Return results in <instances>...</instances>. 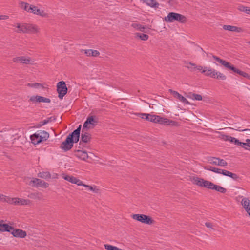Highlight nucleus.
<instances>
[{
	"label": "nucleus",
	"mask_w": 250,
	"mask_h": 250,
	"mask_svg": "<svg viewBox=\"0 0 250 250\" xmlns=\"http://www.w3.org/2000/svg\"><path fill=\"white\" fill-rule=\"evenodd\" d=\"M29 184L32 186L40 187L43 188H46L49 186V184L44 181L37 178L31 180Z\"/></svg>",
	"instance_id": "nucleus-11"
},
{
	"label": "nucleus",
	"mask_w": 250,
	"mask_h": 250,
	"mask_svg": "<svg viewBox=\"0 0 250 250\" xmlns=\"http://www.w3.org/2000/svg\"><path fill=\"white\" fill-rule=\"evenodd\" d=\"M13 60L15 62L23 64H29L32 62V60L30 58L26 56L16 57L14 58Z\"/></svg>",
	"instance_id": "nucleus-12"
},
{
	"label": "nucleus",
	"mask_w": 250,
	"mask_h": 250,
	"mask_svg": "<svg viewBox=\"0 0 250 250\" xmlns=\"http://www.w3.org/2000/svg\"><path fill=\"white\" fill-rule=\"evenodd\" d=\"M49 137V133L44 130H38L30 136L32 143L37 145L48 139Z\"/></svg>",
	"instance_id": "nucleus-3"
},
{
	"label": "nucleus",
	"mask_w": 250,
	"mask_h": 250,
	"mask_svg": "<svg viewBox=\"0 0 250 250\" xmlns=\"http://www.w3.org/2000/svg\"><path fill=\"white\" fill-rule=\"evenodd\" d=\"M30 100L33 103H49L50 102V100L49 98L43 97L41 96H33L30 97Z\"/></svg>",
	"instance_id": "nucleus-15"
},
{
	"label": "nucleus",
	"mask_w": 250,
	"mask_h": 250,
	"mask_svg": "<svg viewBox=\"0 0 250 250\" xmlns=\"http://www.w3.org/2000/svg\"><path fill=\"white\" fill-rule=\"evenodd\" d=\"M90 139V136L89 133H83L82 132L81 135V141L84 142V143H87L88 142Z\"/></svg>",
	"instance_id": "nucleus-34"
},
{
	"label": "nucleus",
	"mask_w": 250,
	"mask_h": 250,
	"mask_svg": "<svg viewBox=\"0 0 250 250\" xmlns=\"http://www.w3.org/2000/svg\"><path fill=\"white\" fill-rule=\"evenodd\" d=\"M241 198L242 199L241 204L245 210L246 212L250 211V198L243 196H241Z\"/></svg>",
	"instance_id": "nucleus-19"
},
{
	"label": "nucleus",
	"mask_w": 250,
	"mask_h": 250,
	"mask_svg": "<svg viewBox=\"0 0 250 250\" xmlns=\"http://www.w3.org/2000/svg\"><path fill=\"white\" fill-rule=\"evenodd\" d=\"M34 14L39 15L42 17H47L48 16V14L46 12L42 9H40L38 7L35 11V13H34Z\"/></svg>",
	"instance_id": "nucleus-33"
},
{
	"label": "nucleus",
	"mask_w": 250,
	"mask_h": 250,
	"mask_svg": "<svg viewBox=\"0 0 250 250\" xmlns=\"http://www.w3.org/2000/svg\"><path fill=\"white\" fill-rule=\"evenodd\" d=\"M13 236L15 237L24 238L27 235V233L25 231L19 229H14L12 232Z\"/></svg>",
	"instance_id": "nucleus-17"
},
{
	"label": "nucleus",
	"mask_w": 250,
	"mask_h": 250,
	"mask_svg": "<svg viewBox=\"0 0 250 250\" xmlns=\"http://www.w3.org/2000/svg\"><path fill=\"white\" fill-rule=\"evenodd\" d=\"M158 120L159 121L158 122V123L162 125H176V123L174 121L169 120L167 118L161 117L160 116V119H159Z\"/></svg>",
	"instance_id": "nucleus-23"
},
{
	"label": "nucleus",
	"mask_w": 250,
	"mask_h": 250,
	"mask_svg": "<svg viewBox=\"0 0 250 250\" xmlns=\"http://www.w3.org/2000/svg\"><path fill=\"white\" fill-rule=\"evenodd\" d=\"M223 29L225 30H228L229 31L234 32H241L243 29L240 27H238L235 26L229 25H224L223 26Z\"/></svg>",
	"instance_id": "nucleus-22"
},
{
	"label": "nucleus",
	"mask_w": 250,
	"mask_h": 250,
	"mask_svg": "<svg viewBox=\"0 0 250 250\" xmlns=\"http://www.w3.org/2000/svg\"><path fill=\"white\" fill-rule=\"evenodd\" d=\"M191 182L194 185L206 188L209 189L214 190L217 192L224 193L227 191L226 188L214 184V183L198 177H193L191 178Z\"/></svg>",
	"instance_id": "nucleus-1"
},
{
	"label": "nucleus",
	"mask_w": 250,
	"mask_h": 250,
	"mask_svg": "<svg viewBox=\"0 0 250 250\" xmlns=\"http://www.w3.org/2000/svg\"><path fill=\"white\" fill-rule=\"evenodd\" d=\"M165 20L167 22H172L176 21L180 23H185L187 21V18L185 16L179 13L170 12L165 17Z\"/></svg>",
	"instance_id": "nucleus-5"
},
{
	"label": "nucleus",
	"mask_w": 250,
	"mask_h": 250,
	"mask_svg": "<svg viewBox=\"0 0 250 250\" xmlns=\"http://www.w3.org/2000/svg\"><path fill=\"white\" fill-rule=\"evenodd\" d=\"M202 73H204L206 76L212 78H217L223 80L226 79V77L222 73L210 67H204Z\"/></svg>",
	"instance_id": "nucleus-4"
},
{
	"label": "nucleus",
	"mask_w": 250,
	"mask_h": 250,
	"mask_svg": "<svg viewBox=\"0 0 250 250\" xmlns=\"http://www.w3.org/2000/svg\"><path fill=\"white\" fill-rule=\"evenodd\" d=\"M147 113H140L139 114V117L142 119H145V117Z\"/></svg>",
	"instance_id": "nucleus-51"
},
{
	"label": "nucleus",
	"mask_w": 250,
	"mask_h": 250,
	"mask_svg": "<svg viewBox=\"0 0 250 250\" xmlns=\"http://www.w3.org/2000/svg\"><path fill=\"white\" fill-rule=\"evenodd\" d=\"M169 92L172 94L175 98L178 99L181 102L186 104H189V102L187 99L183 97L182 95L179 93L178 92L172 90V89H169Z\"/></svg>",
	"instance_id": "nucleus-14"
},
{
	"label": "nucleus",
	"mask_w": 250,
	"mask_h": 250,
	"mask_svg": "<svg viewBox=\"0 0 250 250\" xmlns=\"http://www.w3.org/2000/svg\"><path fill=\"white\" fill-rule=\"evenodd\" d=\"M50 121V118H47V119H44V120L40 122L39 123V126L40 127V126H43L44 125H45L47 124H48Z\"/></svg>",
	"instance_id": "nucleus-42"
},
{
	"label": "nucleus",
	"mask_w": 250,
	"mask_h": 250,
	"mask_svg": "<svg viewBox=\"0 0 250 250\" xmlns=\"http://www.w3.org/2000/svg\"><path fill=\"white\" fill-rule=\"evenodd\" d=\"M28 197L33 199L41 200L42 198V194L40 192L31 193L28 195Z\"/></svg>",
	"instance_id": "nucleus-31"
},
{
	"label": "nucleus",
	"mask_w": 250,
	"mask_h": 250,
	"mask_svg": "<svg viewBox=\"0 0 250 250\" xmlns=\"http://www.w3.org/2000/svg\"><path fill=\"white\" fill-rule=\"evenodd\" d=\"M150 115H151V114L147 113L145 117V119H146L147 121H150Z\"/></svg>",
	"instance_id": "nucleus-53"
},
{
	"label": "nucleus",
	"mask_w": 250,
	"mask_h": 250,
	"mask_svg": "<svg viewBox=\"0 0 250 250\" xmlns=\"http://www.w3.org/2000/svg\"><path fill=\"white\" fill-rule=\"evenodd\" d=\"M205 225L208 228H212V224L211 223L207 222V223H205Z\"/></svg>",
	"instance_id": "nucleus-52"
},
{
	"label": "nucleus",
	"mask_w": 250,
	"mask_h": 250,
	"mask_svg": "<svg viewBox=\"0 0 250 250\" xmlns=\"http://www.w3.org/2000/svg\"><path fill=\"white\" fill-rule=\"evenodd\" d=\"M229 142L234 143L236 145L241 146L245 149H247V147L244 146V143L240 142L239 140L236 138L231 137L229 140Z\"/></svg>",
	"instance_id": "nucleus-30"
},
{
	"label": "nucleus",
	"mask_w": 250,
	"mask_h": 250,
	"mask_svg": "<svg viewBox=\"0 0 250 250\" xmlns=\"http://www.w3.org/2000/svg\"><path fill=\"white\" fill-rule=\"evenodd\" d=\"M159 119H160V116L151 115L150 118V121L155 123H158V122L159 121Z\"/></svg>",
	"instance_id": "nucleus-39"
},
{
	"label": "nucleus",
	"mask_w": 250,
	"mask_h": 250,
	"mask_svg": "<svg viewBox=\"0 0 250 250\" xmlns=\"http://www.w3.org/2000/svg\"><path fill=\"white\" fill-rule=\"evenodd\" d=\"M229 69L231 70L232 71H233L234 72L237 73V74H239L240 75H241L245 78H247L249 79H250V76L248 73L237 69L236 68H235V67H234L232 65L231 66Z\"/></svg>",
	"instance_id": "nucleus-26"
},
{
	"label": "nucleus",
	"mask_w": 250,
	"mask_h": 250,
	"mask_svg": "<svg viewBox=\"0 0 250 250\" xmlns=\"http://www.w3.org/2000/svg\"><path fill=\"white\" fill-rule=\"evenodd\" d=\"M195 69L201 71L202 72L204 70V67L201 65H196L195 64V67H194V70Z\"/></svg>",
	"instance_id": "nucleus-47"
},
{
	"label": "nucleus",
	"mask_w": 250,
	"mask_h": 250,
	"mask_svg": "<svg viewBox=\"0 0 250 250\" xmlns=\"http://www.w3.org/2000/svg\"><path fill=\"white\" fill-rule=\"evenodd\" d=\"M248 44H250V42H248Z\"/></svg>",
	"instance_id": "nucleus-58"
},
{
	"label": "nucleus",
	"mask_w": 250,
	"mask_h": 250,
	"mask_svg": "<svg viewBox=\"0 0 250 250\" xmlns=\"http://www.w3.org/2000/svg\"><path fill=\"white\" fill-rule=\"evenodd\" d=\"M57 92L58 93V97L60 99H62L63 97L67 93V88L64 82L61 81L57 83Z\"/></svg>",
	"instance_id": "nucleus-9"
},
{
	"label": "nucleus",
	"mask_w": 250,
	"mask_h": 250,
	"mask_svg": "<svg viewBox=\"0 0 250 250\" xmlns=\"http://www.w3.org/2000/svg\"><path fill=\"white\" fill-rule=\"evenodd\" d=\"M213 58L217 62H219L220 63L222 64L223 66H224L225 67L228 68L229 69V68H230L231 67V65L228 62H227L226 61H224L221 59H220V58L217 57V56H213Z\"/></svg>",
	"instance_id": "nucleus-27"
},
{
	"label": "nucleus",
	"mask_w": 250,
	"mask_h": 250,
	"mask_svg": "<svg viewBox=\"0 0 250 250\" xmlns=\"http://www.w3.org/2000/svg\"><path fill=\"white\" fill-rule=\"evenodd\" d=\"M186 67L191 71L194 70V67H195V64L190 62H187L186 63Z\"/></svg>",
	"instance_id": "nucleus-41"
},
{
	"label": "nucleus",
	"mask_w": 250,
	"mask_h": 250,
	"mask_svg": "<svg viewBox=\"0 0 250 250\" xmlns=\"http://www.w3.org/2000/svg\"><path fill=\"white\" fill-rule=\"evenodd\" d=\"M229 177L235 180H237L239 178V176L236 174L233 173L232 172L231 173Z\"/></svg>",
	"instance_id": "nucleus-45"
},
{
	"label": "nucleus",
	"mask_w": 250,
	"mask_h": 250,
	"mask_svg": "<svg viewBox=\"0 0 250 250\" xmlns=\"http://www.w3.org/2000/svg\"><path fill=\"white\" fill-rule=\"evenodd\" d=\"M39 31V29L36 25L27 24L26 33L35 34L38 33Z\"/></svg>",
	"instance_id": "nucleus-24"
},
{
	"label": "nucleus",
	"mask_w": 250,
	"mask_h": 250,
	"mask_svg": "<svg viewBox=\"0 0 250 250\" xmlns=\"http://www.w3.org/2000/svg\"><path fill=\"white\" fill-rule=\"evenodd\" d=\"M8 18V16L7 15H1V20H5Z\"/></svg>",
	"instance_id": "nucleus-55"
},
{
	"label": "nucleus",
	"mask_w": 250,
	"mask_h": 250,
	"mask_svg": "<svg viewBox=\"0 0 250 250\" xmlns=\"http://www.w3.org/2000/svg\"><path fill=\"white\" fill-rule=\"evenodd\" d=\"M244 146L247 147L246 149L250 151V139H246V142L244 143Z\"/></svg>",
	"instance_id": "nucleus-44"
},
{
	"label": "nucleus",
	"mask_w": 250,
	"mask_h": 250,
	"mask_svg": "<svg viewBox=\"0 0 250 250\" xmlns=\"http://www.w3.org/2000/svg\"><path fill=\"white\" fill-rule=\"evenodd\" d=\"M76 156L79 159L85 161L88 157L87 153L85 151L78 150L76 153Z\"/></svg>",
	"instance_id": "nucleus-25"
},
{
	"label": "nucleus",
	"mask_w": 250,
	"mask_h": 250,
	"mask_svg": "<svg viewBox=\"0 0 250 250\" xmlns=\"http://www.w3.org/2000/svg\"><path fill=\"white\" fill-rule=\"evenodd\" d=\"M231 136H228V135H224L223 136V139L229 142V140Z\"/></svg>",
	"instance_id": "nucleus-49"
},
{
	"label": "nucleus",
	"mask_w": 250,
	"mask_h": 250,
	"mask_svg": "<svg viewBox=\"0 0 250 250\" xmlns=\"http://www.w3.org/2000/svg\"><path fill=\"white\" fill-rule=\"evenodd\" d=\"M81 186H82L86 188H87V189L88 190L92 191L93 193H97L99 192V188H98V187H97L96 186H91L84 184L83 183V185H81Z\"/></svg>",
	"instance_id": "nucleus-28"
},
{
	"label": "nucleus",
	"mask_w": 250,
	"mask_h": 250,
	"mask_svg": "<svg viewBox=\"0 0 250 250\" xmlns=\"http://www.w3.org/2000/svg\"><path fill=\"white\" fill-rule=\"evenodd\" d=\"M99 52L97 50H93L91 49V56H98L99 55Z\"/></svg>",
	"instance_id": "nucleus-46"
},
{
	"label": "nucleus",
	"mask_w": 250,
	"mask_h": 250,
	"mask_svg": "<svg viewBox=\"0 0 250 250\" xmlns=\"http://www.w3.org/2000/svg\"><path fill=\"white\" fill-rule=\"evenodd\" d=\"M14 27L17 28L16 32L18 33H25L27 31V23H17L14 25Z\"/></svg>",
	"instance_id": "nucleus-20"
},
{
	"label": "nucleus",
	"mask_w": 250,
	"mask_h": 250,
	"mask_svg": "<svg viewBox=\"0 0 250 250\" xmlns=\"http://www.w3.org/2000/svg\"><path fill=\"white\" fill-rule=\"evenodd\" d=\"M132 218L133 219L139 221L141 223L148 225L152 224L154 222L153 220L151 219V217L145 214H133Z\"/></svg>",
	"instance_id": "nucleus-7"
},
{
	"label": "nucleus",
	"mask_w": 250,
	"mask_h": 250,
	"mask_svg": "<svg viewBox=\"0 0 250 250\" xmlns=\"http://www.w3.org/2000/svg\"><path fill=\"white\" fill-rule=\"evenodd\" d=\"M98 119L96 116H91L87 117L83 125V128L90 129L93 128L97 125Z\"/></svg>",
	"instance_id": "nucleus-8"
},
{
	"label": "nucleus",
	"mask_w": 250,
	"mask_h": 250,
	"mask_svg": "<svg viewBox=\"0 0 250 250\" xmlns=\"http://www.w3.org/2000/svg\"><path fill=\"white\" fill-rule=\"evenodd\" d=\"M209 161L211 164L219 166L224 167L227 165V163L225 160L219 158L213 157L211 158Z\"/></svg>",
	"instance_id": "nucleus-18"
},
{
	"label": "nucleus",
	"mask_w": 250,
	"mask_h": 250,
	"mask_svg": "<svg viewBox=\"0 0 250 250\" xmlns=\"http://www.w3.org/2000/svg\"><path fill=\"white\" fill-rule=\"evenodd\" d=\"M247 7H245L243 6H240L238 8V9L241 11L245 12V10Z\"/></svg>",
	"instance_id": "nucleus-50"
},
{
	"label": "nucleus",
	"mask_w": 250,
	"mask_h": 250,
	"mask_svg": "<svg viewBox=\"0 0 250 250\" xmlns=\"http://www.w3.org/2000/svg\"><path fill=\"white\" fill-rule=\"evenodd\" d=\"M246 13L250 15V9L249 7H246L245 12Z\"/></svg>",
	"instance_id": "nucleus-54"
},
{
	"label": "nucleus",
	"mask_w": 250,
	"mask_h": 250,
	"mask_svg": "<svg viewBox=\"0 0 250 250\" xmlns=\"http://www.w3.org/2000/svg\"><path fill=\"white\" fill-rule=\"evenodd\" d=\"M131 26L133 28H134L137 30H139L140 31H143L144 29H145V27L144 26H142L141 25L136 23H133L131 24Z\"/></svg>",
	"instance_id": "nucleus-38"
},
{
	"label": "nucleus",
	"mask_w": 250,
	"mask_h": 250,
	"mask_svg": "<svg viewBox=\"0 0 250 250\" xmlns=\"http://www.w3.org/2000/svg\"><path fill=\"white\" fill-rule=\"evenodd\" d=\"M247 212V213L249 214V215L250 217V210H249L248 212Z\"/></svg>",
	"instance_id": "nucleus-57"
},
{
	"label": "nucleus",
	"mask_w": 250,
	"mask_h": 250,
	"mask_svg": "<svg viewBox=\"0 0 250 250\" xmlns=\"http://www.w3.org/2000/svg\"><path fill=\"white\" fill-rule=\"evenodd\" d=\"M144 2L146 3L147 5L150 7H155L157 3L155 0H142Z\"/></svg>",
	"instance_id": "nucleus-37"
},
{
	"label": "nucleus",
	"mask_w": 250,
	"mask_h": 250,
	"mask_svg": "<svg viewBox=\"0 0 250 250\" xmlns=\"http://www.w3.org/2000/svg\"><path fill=\"white\" fill-rule=\"evenodd\" d=\"M231 172L229 171L221 169L220 174H221L224 176L230 177V175L231 174Z\"/></svg>",
	"instance_id": "nucleus-43"
},
{
	"label": "nucleus",
	"mask_w": 250,
	"mask_h": 250,
	"mask_svg": "<svg viewBox=\"0 0 250 250\" xmlns=\"http://www.w3.org/2000/svg\"><path fill=\"white\" fill-rule=\"evenodd\" d=\"M62 178L64 180H65L72 184H76L78 186H80L81 185H83V181H82L81 180H80L77 179V178L73 177L72 176L68 175H66V174H63Z\"/></svg>",
	"instance_id": "nucleus-13"
},
{
	"label": "nucleus",
	"mask_w": 250,
	"mask_h": 250,
	"mask_svg": "<svg viewBox=\"0 0 250 250\" xmlns=\"http://www.w3.org/2000/svg\"><path fill=\"white\" fill-rule=\"evenodd\" d=\"M135 35L136 37L139 38L142 41H146L148 39V36L145 34L137 33Z\"/></svg>",
	"instance_id": "nucleus-36"
},
{
	"label": "nucleus",
	"mask_w": 250,
	"mask_h": 250,
	"mask_svg": "<svg viewBox=\"0 0 250 250\" xmlns=\"http://www.w3.org/2000/svg\"><path fill=\"white\" fill-rule=\"evenodd\" d=\"M190 98L193 100L201 101L202 100V96L197 94H192Z\"/></svg>",
	"instance_id": "nucleus-40"
},
{
	"label": "nucleus",
	"mask_w": 250,
	"mask_h": 250,
	"mask_svg": "<svg viewBox=\"0 0 250 250\" xmlns=\"http://www.w3.org/2000/svg\"><path fill=\"white\" fill-rule=\"evenodd\" d=\"M20 7L25 11L34 14L35 13V11L38 8L37 6L29 4L24 2H21L20 3Z\"/></svg>",
	"instance_id": "nucleus-10"
},
{
	"label": "nucleus",
	"mask_w": 250,
	"mask_h": 250,
	"mask_svg": "<svg viewBox=\"0 0 250 250\" xmlns=\"http://www.w3.org/2000/svg\"><path fill=\"white\" fill-rule=\"evenodd\" d=\"M27 85L30 87L38 89H42L44 88L42 84L38 83H29L27 84Z\"/></svg>",
	"instance_id": "nucleus-29"
},
{
	"label": "nucleus",
	"mask_w": 250,
	"mask_h": 250,
	"mask_svg": "<svg viewBox=\"0 0 250 250\" xmlns=\"http://www.w3.org/2000/svg\"><path fill=\"white\" fill-rule=\"evenodd\" d=\"M205 169H207L209 171H211L212 172H214L216 173L220 174L221 173V169L216 168V167H206L205 168Z\"/></svg>",
	"instance_id": "nucleus-35"
},
{
	"label": "nucleus",
	"mask_w": 250,
	"mask_h": 250,
	"mask_svg": "<svg viewBox=\"0 0 250 250\" xmlns=\"http://www.w3.org/2000/svg\"><path fill=\"white\" fill-rule=\"evenodd\" d=\"M81 125L75 130L71 134H70L66 138L65 141L63 142L61 146L62 149L65 151L70 150L73 146L74 143H77L79 140Z\"/></svg>",
	"instance_id": "nucleus-2"
},
{
	"label": "nucleus",
	"mask_w": 250,
	"mask_h": 250,
	"mask_svg": "<svg viewBox=\"0 0 250 250\" xmlns=\"http://www.w3.org/2000/svg\"><path fill=\"white\" fill-rule=\"evenodd\" d=\"M85 53L88 56H91V49L86 50Z\"/></svg>",
	"instance_id": "nucleus-48"
},
{
	"label": "nucleus",
	"mask_w": 250,
	"mask_h": 250,
	"mask_svg": "<svg viewBox=\"0 0 250 250\" xmlns=\"http://www.w3.org/2000/svg\"><path fill=\"white\" fill-rule=\"evenodd\" d=\"M1 201H5L9 204L20 205H27L29 203V201L28 200L19 198H10L3 195H1Z\"/></svg>",
	"instance_id": "nucleus-6"
},
{
	"label": "nucleus",
	"mask_w": 250,
	"mask_h": 250,
	"mask_svg": "<svg viewBox=\"0 0 250 250\" xmlns=\"http://www.w3.org/2000/svg\"><path fill=\"white\" fill-rule=\"evenodd\" d=\"M241 131H250V129H242L241 130Z\"/></svg>",
	"instance_id": "nucleus-56"
},
{
	"label": "nucleus",
	"mask_w": 250,
	"mask_h": 250,
	"mask_svg": "<svg viewBox=\"0 0 250 250\" xmlns=\"http://www.w3.org/2000/svg\"><path fill=\"white\" fill-rule=\"evenodd\" d=\"M38 176L41 178L48 179L50 178L51 174L48 171H43L39 172L38 174Z\"/></svg>",
	"instance_id": "nucleus-32"
},
{
	"label": "nucleus",
	"mask_w": 250,
	"mask_h": 250,
	"mask_svg": "<svg viewBox=\"0 0 250 250\" xmlns=\"http://www.w3.org/2000/svg\"><path fill=\"white\" fill-rule=\"evenodd\" d=\"M14 227L12 226L11 224L4 223L3 220H1V231H7L10 232L12 234V232L14 229Z\"/></svg>",
	"instance_id": "nucleus-21"
},
{
	"label": "nucleus",
	"mask_w": 250,
	"mask_h": 250,
	"mask_svg": "<svg viewBox=\"0 0 250 250\" xmlns=\"http://www.w3.org/2000/svg\"><path fill=\"white\" fill-rule=\"evenodd\" d=\"M20 129H10L8 131V135L10 137L11 141H14L18 139L21 135Z\"/></svg>",
	"instance_id": "nucleus-16"
}]
</instances>
